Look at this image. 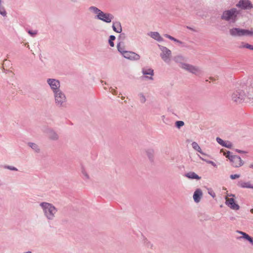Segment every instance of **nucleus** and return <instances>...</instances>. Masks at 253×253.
Wrapping results in <instances>:
<instances>
[{"instance_id":"nucleus-1","label":"nucleus","mask_w":253,"mask_h":253,"mask_svg":"<svg viewBox=\"0 0 253 253\" xmlns=\"http://www.w3.org/2000/svg\"><path fill=\"white\" fill-rule=\"evenodd\" d=\"M43 214L48 221H52L56 217L57 209L52 204L43 202L40 204Z\"/></svg>"},{"instance_id":"nucleus-2","label":"nucleus","mask_w":253,"mask_h":253,"mask_svg":"<svg viewBox=\"0 0 253 253\" xmlns=\"http://www.w3.org/2000/svg\"><path fill=\"white\" fill-rule=\"evenodd\" d=\"M240 13V11L237 8H232L224 11L221 16V19L230 23H234L238 20V16Z\"/></svg>"},{"instance_id":"nucleus-3","label":"nucleus","mask_w":253,"mask_h":253,"mask_svg":"<svg viewBox=\"0 0 253 253\" xmlns=\"http://www.w3.org/2000/svg\"><path fill=\"white\" fill-rule=\"evenodd\" d=\"M53 94L54 104L59 108H65L67 107V99L65 93L61 90H57Z\"/></svg>"},{"instance_id":"nucleus-4","label":"nucleus","mask_w":253,"mask_h":253,"mask_svg":"<svg viewBox=\"0 0 253 253\" xmlns=\"http://www.w3.org/2000/svg\"><path fill=\"white\" fill-rule=\"evenodd\" d=\"M246 94L245 92L241 89H238L234 90L231 94V99L233 102L236 104L242 103L245 99Z\"/></svg>"},{"instance_id":"nucleus-5","label":"nucleus","mask_w":253,"mask_h":253,"mask_svg":"<svg viewBox=\"0 0 253 253\" xmlns=\"http://www.w3.org/2000/svg\"><path fill=\"white\" fill-rule=\"evenodd\" d=\"M229 33L233 37H242L245 36H252L253 31L238 28H233L229 30Z\"/></svg>"},{"instance_id":"nucleus-6","label":"nucleus","mask_w":253,"mask_h":253,"mask_svg":"<svg viewBox=\"0 0 253 253\" xmlns=\"http://www.w3.org/2000/svg\"><path fill=\"white\" fill-rule=\"evenodd\" d=\"M158 46L161 51L160 56L163 60L166 63L169 64L171 60V51L167 47L158 44Z\"/></svg>"},{"instance_id":"nucleus-7","label":"nucleus","mask_w":253,"mask_h":253,"mask_svg":"<svg viewBox=\"0 0 253 253\" xmlns=\"http://www.w3.org/2000/svg\"><path fill=\"white\" fill-rule=\"evenodd\" d=\"M179 67L182 69L197 76L202 73V71L199 67L190 64H181V65H179Z\"/></svg>"},{"instance_id":"nucleus-8","label":"nucleus","mask_w":253,"mask_h":253,"mask_svg":"<svg viewBox=\"0 0 253 253\" xmlns=\"http://www.w3.org/2000/svg\"><path fill=\"white\" fill-rule=\"evenodd\" d=\"M46 82L53 93L57 91V90L58 91L61 90L60 82L58 80L53 78H48L47 79Z\"/></svg>"},{"instance_id":"nucleus-9","label":"nucleus","mask_w":253,"mask_h":253,"mask_svg":"<svg viewBox=\"0 0 253 253\" xmlns=\"http://www.w3.org/2000/svg\"><path fill=\"white\" fill-rule=\"evenodd\" d=\"M236 6L243 10H250L253 7V4L249 0H240L236 4Z\"/></svg>"},{"instance_id":"nucleus-10","label":"nucleus","mask_w":253,"mask_h":253,"mask_svg":"<svg viewBox=\"0 0 253 253\" xmlns=\"http://www.w3.org/2000/svg\"><path fill=\"white\" fill-rule=\"evenodd\" d=\"M96 18L100 20L109 23L112 21L114 17L111 13H104L102 11L99 15H96Z\"/></svg>"},{"instance_id":"nucleus-11","label":"nucleus","mask_w":253,"mask_h":253,"mask_svg":"<svg viewBox=\"0 0 253 253\" xmlns=\"http://www.w3.org/2000/svg\"><path fill=\"white\" fill-rule=\"evenodd\" d=\"M44 132L49 139L53 141H57L59 139V137L58 133L53 129L46 128L44 129Z\"/></svg>"},{"instance_id":"nucleus-12","label":"nucleus","mask_w":253,"mask_h":253,"mask_svg":"<svg viewBox=\"0 0 253 253\" xmlns=\"http://www.w3.org/2000/svg\"><path fill=\"white\" fill-rule=\"evenodd\" d=\"M230 161L233 167L235 168H239L243 166L244 164V161L241 159L240 157L234 155L230 157Z\"/></svg>"},{"instance_id":"nucleus-13","label":"nucleus","mask_w":253,"mask_h":253,"mask_svg":"<svg viewBox=\"0 0 253 253\" xmlns=\"http://www.w3.org/2000/svg\"><path fill=\"white\" fill-rule=\"evenodd\" d=\"M125 58L130 60L137 61L140 59V56L135 52L126 50L122 55Z\"/></svg>"},{"instance_id":"nucleus-14","label":"nucleus","mask_w":253,"mask_h":253,"mask_svg":"<svg viewBox=\"0 0 253 253\" xmlns=\"http://www.w3.org/2000/svg\"><path fill=\"white\" fill-rule=\"evenodd\" d=\"M226 204L231 209L234 210H238L240 206L235 202L233 198H226Z\"/></svg>"},{"instance_id":"nucleus-15","label":"nucleus","mask_w":253,"mask_h":253,"mask_svg":"<svg viewBox=\"0 0 253 253\" xmlns=\"http://www.w3.org/2000/svg\"><path fill=\"white\" fill-rule=\"evenodd\" d=\"M203 196V193L200 189H197L193 194V199L194 202L198 203L200 202Z\"/></svg>"},{"instance_id":"nucleus-16","label":"nucleus","mask_w":253,"mask_h":253,"mask_svg":"<svg viewBox=\"0 0 253 253\" xmlns=\"http://www.w3.org/2000/svg\"><path fill=\"white\" fill-rule=\"evenodd\" d=\"M142 72L144 75H150L151 77H145V78L153 80L152 76L154 75V70L151 68H143Z\"/></svg>"},{"instance_id":"nucleus-17","label":"nucleus","mask_w":253,"mask_h":253,"mask_svg":"<svg viewBox=\"0 0 253 253\" xmlns=\"http://www.w3.org/2000/svg\"><path fill=\"white\" fill-rule=\"evenodd\" d=\"M113 30L116 33H121L122 31V28L121 22L119 21H114L112 24Z\"/></svg>"},{"instance_id":"nucleus-18","label":"nucleus","mask_w":253,"mask_h":253,"mask_svg":"<svg viewBox=\"0 0 253 253\" xmlns=\"http://www.w3.org/2000/svg\"><path fill=\"white\" fill-rule=\"evenodd\" d=\"M153 39L158 41L162 42L163 38L160 36V34L157 32H151L148 34Z\"/></svg>"},{"instance_id":"nucleus-19","label":"nucleus","mask_w":253,"mask_h":253,"mask_svg":"<svg viewBox=\"0 0 253 253\" xmlns=\"http://www.w3.org/2000/svg\"><path fill=\"white\" fill-rule=\"evenodd\" d=\"M237 232L242 235V237L241 238H243L247 240L250 243L253 244V237L250 236L248 234H247L245 232H244L243 231L237 230Z\"/></svg>"},{"instance_id":"nucleus-20","label":"nucleus","mask_w":253,"mask_h":253,"mask_svg":"<svg viewBox=\"0 0 253 253\" xmlns=\"http://www.w3.org/2000/svg\"><path fill=\"white\" fill-rule=\"evenodd\" d=\"M185 176L187 178L191 179H201V177L197 175L195 172L193 171L189 172L185 174Z\"/></svg>"},{"instance_id":"nucleus-21","label":"nucleus","mask_w":253,"mask_h":253,"mask_svg":"<svg viewBox=\"0 0 253 253\" xmlns=\"http://www.w3.org/2000/svg\"><path fill=\"white\" fill-rule=\"evenodd\" d=\"M238 186L242 188L253 189V185L250 182L239 181L237 184Z\"/></svg>"},{"instance_id":"nucleus-22","label":"nucleus","mask_w":253,"mask_h":253,"mask_svg":"<svg viewBox=\"0 0 253 253\" xmlns=\"http://www.w3.org/2000/svg\"><path fill=\"white\" fill-rule=\"evenodd\" d=\"M28 146H29L31 149L36 153H39L40 152L41 149L39 145L33 142H28L27 143Z\"/></svg>"},{"instance_id":"nucleus-23","label":"nucleus","mask_w":253,"mask_h":253,"mask_svg":"<svg viewBox=\"0 0 253 253\" xmlns=\"http://www.w3.org/2000/svg\"><path fill=\"white\" fill-rule=\"evenodd\" d=\"M173 60L177 63H179V65H181V64H185L186 63L183 62L185 61V57L181 55L175 56L173 58Z\"/></svg>"},{"instance_id":"nucleus-24","label":"nucleus","mask_w":253,"mask_h":253,"mask_svg":"<svg viewBox=\"0 0 253 253\" xmlns=\"http://www.w3.org/2000/svg\"><path fill=\"white\" fill-rule=\"evenodd\" d=\"M0 15L4 18L7 17V13L2 3H0Z\"/></svg>"},{"instance_id":"nucleus-25","label":"nucleus","mask_w":253,"mask_h":253,"mask_svg":"<svg viewBox=\"0 0 253 253\" xmlns=\"http://www.w3.org/2000/svg\"><path fill=\"white\" fill-rule=\"evenodd\" d=\"M118 50L120 52L122 55L126 51L125 49V46L124 43L122 42H119L117 45Z\"/></svg>"},{"instance_id":"nucleus-26","label":"nucleus","mask_w":253,"mask_h":253,"mask_svg":"<svg viewBox=\"0 0 253 253\" xmlns=\"http://www.w3.org/2000/svg\"><path fill=\"white\" fill-rule=\"evenodd\" d=\"M145 152L150 161L152 162L154 159V150L152 149H148Z\"/></svg>"},{"instance_id":"nucleus-27","label":"nucleus","mask_w":253,"mask_h":253,"mask_svg":"<svg viewBox=\"0 0 253 253\" xmlns=\"http://www.w3.org/2000/svg\"><path fill=\"white\" fill-rule=\"evenodd\" d=\"M89 10L93 13L96 14V15H98L101 13V12L102 11L100 10L99 8L96 7V6H91L89 7L88 8Z\"/></svg>"},{"instance_id":"nucleus-28","label":"nucleus","mask_w":253,"mask_h":253,"mask_svg":"<svg viewBox=\"0 0 253 253\" xmlns=\"http://www.w3.org/2000/svg\"><path fill=\"white\" fill-rule=\"evenodd\" d=\"M192 146L193 148L196 150L197 151L199 152L200 153H201L202 155H205V154L202 151L200 147L199 146L198 144L196 142H193L192 143Z\"/></svg>"},{"instance_id":"nucleus-29","label":"nucleus","mask_w":253,"mask_h":253,"mask_svg":"<svg viewBox=\"0 0 253 253\" xmlns=\"http://www.w3.org/2000/svg\"><path fill=\"white\" fill-rule=\"evenodd\" d=\"M81 172H82V174L84 175V178L85 179H89V176L88 174H87V172L86 171V170H85V169L84 168H82Z\"/></svg>"},{"instance_id":"nucleus-30","label":"nucleus","mask_w":253,"mask_h":253,"mask_svg":"<svg viewBox=\"0 0 253 253\" xmlns=\"http://www.w3.org/2000/svg\"><path fill=\"white\" fill-rule=\"evenodd\" d=\"M184 125V122L182 121H178L175 122V126L178 128H180L181 127Z\"/></svg>"},{"instance_id":"nucleus-31","label":"nucleus","mask_w":253,"mask_h":253,"mask_svg":"<svg viewBox=\"0 0 253 253\" xmlns=\"http://www.w3.org/2000/svg\"><path fill=\"white\" fill-rule=\"evenodd\" d=\"M138 95L139 96L140 101L141 103H144L146 102V100L145 96H144V95L143 93H140Z\"/></svg>"},{"instance_id":"nucleus-32","label":"nucleus","mask_w":253,"mask_h":253,"mask_svg":"<svg viewBox=\"0 0 253 253\" xmlns=\"http://www.w3.org/2000/svg\"><path fill=\"white\" fill-rule=\"evenodd\" d=\"M4 168L11 170H13V171H17L18 170V169L16 168H15L13 166H5L4 167Z\"/></svg>"},{"instance_id":"nucleus-33","label":"nucleus","mask_w":253,"mask_h":253,"mask_svg":"<svg viewBox=\"0 0 253 253\" xmlns=\"http://www.w3.org/2000/svg\"><path fill=\"white\" fill-rule=\"evenodd\" d=\"M216 141L219 144H220L221 145H222V146L224 145L225 141H223L222 139H221L219 137H217L216 139Z\"/></svg>"},{"instance_id":"nucleus-34","label":"nucleus","mask_w":253,"mask_h":253,"mask_svg":"<svg viewBox=\"0 0 253 253\" xmlns=\"http://www.w3.org/2000/svg\"><path fill=\"white\" fill-rule=\"evenodd\" d=\"M224 155L226 156V158H228L229 160H230L231 157H233L234 156L233 155H231V153L229 151H227L226 152H225Z\"/></svg>"},{"instance_id":"nucleus-35","label":"nucleus","mask_w":253,"mask_h":253,"mask_svg":"<svg viewBox=\"0 0 253 253\" xmlns=\"http://www.w3.org/2000/svg\"><path fill=\"white\" fill-rule=\"evenodd\" d=\"M228 148H231L232 146V144L230 142H225L224 145L223 146Z\"/></svg>"},{"instance_id":"nucleus-36","label":"nucleus","mask_w":253,"mask_h":253,"mask_svg":"<svg viewBox=\"0 0 253 253\" xmlns=\"http://www.w3.org/2000/svg\"><path fill=\"white\" fill-rule=\"evenodd\" d=\"M243 47L250 49L251 50H253V45L250 44L249 43L245 44L243 46Z\"/></svg>"},{"instance_id":"nucleus-37","label":"nucleus","mask_w":253,"mask_h":253,"mask_svg":"<svg viewBox=\"0 0 253 253\" xmlns=\"http://www.w3.org/2000/svg\"><path fill=\"white\" fill-rule=\"evenodd\" d=\"M240 177V174H231L230 176V178L232 179H236V178H238Z\"/></svg>"},{"instance_id":"nucleus-38","label":"nucleus","mask_w":253,"mask_h":253,"mask_svg":"<svg viewBox=\"0 0 253 253\" xmlns=\"http://www.w3.org/2000/svg\"><path fill=\"white\" fill-rule=\"evenodd\" d=\"M28 33L31 35L32 37H34L35 35H36L37 34V31H31V30H29L28 31Z\"/></svg>"},{"instance_id":"nucleus-39","label":"nucleus","mask_w":253,"mask_h":253,"mask_svg":"<svg viewBox=\"0 0 253 253\" xmlns=\"http://www.w3.org/2000/svg\"><path fill=\"white\" fill-rule=\"evenodd\" d=\"M126 38V35L125 33H122L119 36V38L118 39L119 40H121L122 41L124 40Z\"/></svg>"},{"instance_id":"nucleus-40","label":"nucleus","mask_w":253,"mask_h":253,"mask_svg":"<svg viewBox=\"0 0 253 253\" xmlns=\"http://www.w3.org/2000/svg\"><path fill=\"white\" fill-rule=\"evenodd\" d=\"M176 42L178 43L179 44L182 45V46H183V47H185L186 46V45H185L184 42H181V41H179L178 40H177Z\"/></svg>"},{"instance_id":"nucleus-41","label":"nucleus","mask_w":253,"mask_h":253,"mask_svg":"<svg viewBox=\"0 0 253 253\" xmlns=\"http://www.w3.org/2000/svg\"><path fill=\"white\" fill-rule=\"evenodd\" d=\"M116 39V37L114 35H111L110 37H109V41H114Z\"/></svg>"},{"instance_id":"nucleus-42","label":"nucleus","mask_w":253,"mask_h":253,"mask_svg":"<svg viewBox=\"0 0 253 253\" xmlns=\"http://www.w3.org/2000/svg\"><path fill=\"white\" fill-rule=\"evenodd\" d=\"M164 36L168 39H169V40H172V38H173V37L168 35V34H165L164 35Z\"/></svg>"},{"instance_id":"nucleus-43","label":"nucleus","mask_w":253,"mask_h":253,"mask_svg":"<svg viewBox=\"0 0 253 253\" xmlns=\"http://www.w3.org/2000/svg\"><path fill=\"white\" fill-rule=\"evenodd\" d=\"M111 90H110V92L113 93V94H117V91L114 89V88H111Z\"/></svg>"},{"instance_id":"nucleus-44","label":"nucleus","mask_w":253,"mask_h":253,"mask_svg":"<svg viewBox=\"0 0 253 253\" xmlns=\"http://www.w3.org/2000/svg\"><path fill=\"white\" fill-rule=\"evenodd\" d=\"M207 162L209 164H211L213 167L216 166V164L213 162H212L211 161H207Z\"/></svg>"},{"instance_id":"nucleus-45","label":"nucleus","mask_w":253,"mask_h":253,"mask_svg":"<svg viewBox=\"0 0 253 253\" xmlns=\"http://www.w3.org/2000/svg\"><path fill=\"white\" fill-rule=\"evenodd\" d=\"M113 41H109V43L110 44V45L111 46V47H114V43L113 42Z\"/></svg>"},{"instance_id":"nucleus-46","label":"nucleus","mask_w":253,"mask_h":253,"mask_svg":"<svg viewBox=\"0 0 253 253\" xmlns=\"http://www.w3.org/2000/svg\"><path fill=\"white\" fill-rule=\"evenodd\" d=\"M236 151L239 153H245L246 152L245 151H242V150H238V149H236Z\"/></svg>"},{"instance_id":"nucleus-47","label":"nucleus","mask_w":253,"mask_h":253,"mask_svg":"<svg viewBox=\"0 0 253 253\" xmlns=\"http://www.w3.org/2000/svg\"><path fill=\"white\" fill-rule=\"evenodd\" d=\"M71 2L73 3H77L78 2V0H69Z\"/></svg>"},{"instance_id":"nucleus-48","label":"nucleus","mask_w":253,"mask_h":253,"mask_svg":"<svg viewBox=\"0 0 253 253\" xmlns=\"http://www.w3.org/2000/svg\"><path fill=\"white\" fill-rule=\"evenodd\" d=\"M250 168L253 169V163H252L249 166Z\"/></svg>"},{"instance_id":"nucleus-49","label":"nucleus","mask_w":253,"mask_h":253,"mask_svg":"<svg viewBox=\"0 0 253 253\" xmlns=\"http://www.w3.org/2000/svg\"><path fill=\"white\" fill-rule=\"evenodd\" d=\"M171 41H174L175 42H177V39H175V38L173 37Z\"/></svg>"},{"instance_id":"nucleus-50","label":"nucleus","mask_w":253,"mask_h":253,"mask_svg":"<svg viewBox=\"0 0 253 253\" xmlns=\"http://www.w3.org/2000/svg\"><path fill=\"white\" fill-rule=\"evenodd\" d=\"M198 156L199 157V158H200L201 160H203V161H206L204 159H203V158H202V157H201L199 155H198Z\"/></svg>"},{"instance_id":"nucleus-51","label":"nucleus","mask_w":253,"mask_h":253,"mask_svg":"<svg viewBox=\"0 0 253 253\" xmlns=\"http://www.w3.org/2000/svg\"><path fill=\"white\" fill-rule=\"evenodd\" d=\"M250 211L251 213H253V209H252L251 210H250Z\"/></svg>"},{"instance_id":"nucleus-52","label":"nucleus","mask_w":253,"mask_h":253,"mask_svg":"<svg viewBox=\"0 0 253 253\" xmlns=\"http://www.w3.org/2000/svg\"><path fill=\"white\" fill-rule=\"evenodd\" d=\"M162 119L163 120V119H165V116L164 115H163V116H162Z\"/></svg>"},{"instance_id":"nucleus-53","label":"nucleus","mask_w":253,"mask_h":253,"mask_svg":"<svg viewBox=\"0 0 253 253\" xmlns=\"http://www.w3.org/2000/svg\"><path fill=\"white\" fill-rule=\"evenodd\" d=\"M213 197H214L215 196V194H214L213 195H212V194H210Z\"/></svg>"},{"instance_id":"nucleus-54","label":"nucleus","mask_w":253,"mask_h":253,"mask_svg":"<svg viewBox=\"0 0 253 253\" xmlns=\"http://www.w3.org/2000/svg\"><path fill=\"white\" fill-rule=\"evenodd\" d=\"M229 196L234 197V196H235V195H233V194H231L230 195H229Z\"/></svg>"},{"instance_id":"nucleus-55","label":"nucleus","mask_w":253,"mask_h":253,"mask_svg":"<svg viewBox=\"0 0 253 253\" xmlns=\"http://www.w3.org/2000/svg\"><path fill=\"white\" fill-rule=\"evenodd\" d=\"M0 3H3V1L2 0H0Z\"/></svg>"},{"instance_id":"nucleus-56","label":"nucleus","mask_w":253,"mask_h":253,"mask_svg":"<svg viewBox=\"0 0 253 253\" xmlns=\"http://www.w3.org/2000/svg\"><path fill=\"white\" fill-rule=\"evenodd\" d=\"M187 28H188V29H191V30H192V29L191 28H190V27H187Z\"/></svg>"},{"instance_id":"nucleus-57","label":"nucleus","mask_w":253,"mask_h":253,"mask_svg":"<svg viewBox=\"0 0 253 253\" xmlns=\"http://www.w3.org/2000/svg\"><path fill=\"white\" fill-rule=\"evenodd\" d=\"M124 98H125L124 97H122V98L123 99H124Z\"/></svg>"}]
</instances>
